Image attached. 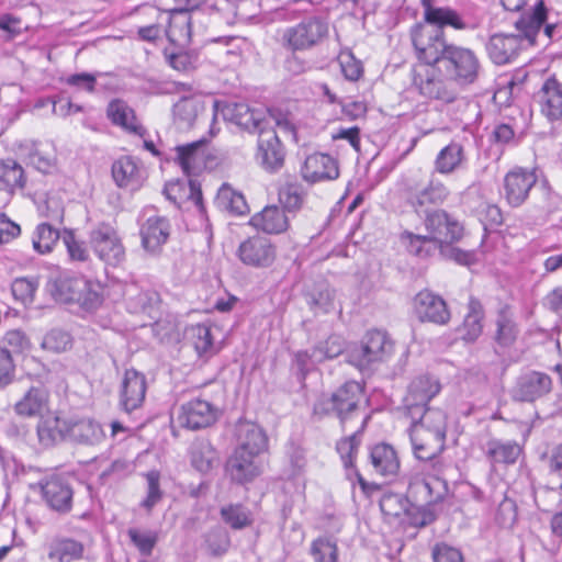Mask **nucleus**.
I'll list each match as a JSON object with an SVG mask.
<instances>
[{
    "label": "nucleus",
    "mask_w": 562,
    "mask_h": 562,
    "mask_svg": "<svg viewBox=\"0 0 562 562\" xmlns=\"http://www.w3.org/2000/svg\"><path fill=\"white\" fill-rule=\"evenodd\" d=\"M112 177L120 188L136 190L140 187V169L132 157L125 156L112 165Z\"/></svg>",
    "instance_id": "nucleus-37"
},
{
    "label": "nucleus",
    "mask_w": 562,
    "mask_h": 562,
    "mask_svg": "<svg viewBox=\"0 0 562 562\" xmlns=\"http://www.w3.org/2000/svg\"><path fill=\"white\" fill-rule=\"evenodd\" d=\"M414 312L420 322L446 325L450 319V312L446 301L430 292L420 291L414 297Z\"/></svg>",
    "instance_id": "nucleus-22"
},
{
    "label": "nucleus",
    "mask_w": 562,
    "mask_h": 562,
    "mask_svg": "<svg viewBox=\"0 0 562 562\" xmlns=\"http://www.w3.org/2000/svg\"><path fill=\"white\" fill-rule=\"evenodd\" d=\"M202 109L200 102L192 98H182L173 106V114L177 120L187 126L193 124Z\"/></svg>",
    "instance_id": "nucleus-63"
},
{
    "label": "nucleus",
    "mask_w": 562,
    "mask_h": 562,
    "mask_svg": "<svg viewBox=\"0 0 562 562\" xmlns=\"http://www.w3.org/2000/svg\"><path fill=\"white\" fill-rule=\"evenodd\" d=\"M216 412L212 403L196 397L181 405L177 423L180 427L198 430L211 426L216 420Z\"/></svg>",
    "instance_id": "nucleus-20"
},
{
    "label": "nucleus",
    "mask_w": 562,
    "mask_h": 562,
    "mask_svg": "<svg viewBox=\"0 0 562 562\" xmlns=\"http://www.w3.org/2000/svg\"><path fill=\"white\" fill-rule=\"evenodd\" d=\"M187 333L194 350L200 357L211 356L214 352L213 336L210 326L205 324L192 325Z\"/></svg>",
    "instance_id": "nucleus-56"
},
{
    "label": "nucleus",
    "mask_w": 562,
    "mask_h": 562,
    "mask_svg": "<svg viewBox=\"0 0 562 562\" xmlns=\"http://www.w3.org/2000/svg\"><path fill=\"white\" fill-rule=\"evenodd\" d=\"M305 202V191L296 182H286L279 190V203L281 209L291 217L294 216Z\"/></svg>",
    "instance_id": "nucleus-50"
},
{
    "label": "nucleus",
    "mask_w": 562,
    "mask_h": 562,
    "mask_svg": "<svg viewBox=\"0 0 562 562\" xmlns=\"http://www.w3.org/2000/svg\"><path fill=\"white\" fill-rule=\"evenodd\" d=\"M329 35V25L322 15H308L282 33V46L291 52H306L323 44Z\"/></svg>",
    "instance_id": "nucleus-7"
},
{
    "label": "nucleus",
    "mask_w": 562,
    "mask_h": 562,
    "mask_svg": "<svg viewBox=\"0 0 562 562\" xmlns=\"http://www.w3.org/2000/svg\"><path fill=\"white\" fill-rule=\"evenodd\" d=\"M225 471L231 481L236 484L250 483L263 472L261 454L234 449L226 461Z\"/></svg>",
    "instance_id": "nucleus-16"
},
{
    "label": "nucleus",
    "mask_w": 562,
    "mask_h": 562,
    "mask_svg": "<svg viewBox=\"0 0 562 562\" xmlns=\"http://www.w3.org/2000/svg\"><path fill=\"white\" fill-rule=\"evenodd\" d=\"M304 296L315 314H327L334 310L335 291L325 282L316 283Z\"/></svg>",
    "instance_id": "nucleus-45"
},
{
    "label": "nucleus",
    "mask_w": 562,
    "mask_h": 562,
    "mask_svg": "<svg viewBox=\"0 0 562 562\" xmlns=\"http://www.w3.org/2000/svg\"><path fill=\"white\" fill-rule=\"evenodd\" d=\"M370 418V415H367L357 431L337 442V451L346 468H355V457L361 443L362 434Z\"/></svg>",
    "instance_id": "nucleus-51"
},
{
    "label": "nucleus",
    "mask_w": 562,
    "mask_h": 562,
    "mask_svg": "<svg viewBox=\"0 0 562 562\" xmlns=\"http://www.w3.org/2000/svg\"><path fill=\"white\" fill-rule=\"evenodd\" d=\"M237 446L235 449L263 453L268 449V437L256 423L239 419L235 426Z\"/></svg>",
    "instance_id": "nucleus-28"
},
{
    "label": "nucleus",
    "mask_w": 562,
    "mask_h": 562,
    "mask_svg": "<svg viewBox=\"0 0 562 562\" xmlns=\"http://www.w3.org/2000/svg\"><path fill=\"white\" fill-rule=\"evenodd\" d=\"M364 394V386L357 381H347L330 394H322L313 406V415L322 418L335 416L341 424L357 411Z\"/></svg>",
    "instance_id": "nucleus-5"
},
{
    "label": "nucleus",
    "mask_w": 562,
    "mask_h": 562,
    "mask_svg": "<svg viewBox=\"0 0 562 562\" xmlns=\"http://www.w3.org/2000/svg\"><path fill=\"white\" fill-rule=\"evenodd\" d=\"M127 536L140 554L149 557L158 541V533L153 529H128Z\"/></svg>",
    "instance_id": "nucleus-60"
},
{
    "label": "nucleus",
    "mask_w": 562,
    "mask_h": 562,
    "mask_svg": "<svg viewBox=\"0 0 562 562\" xmlns=\"http://www.w3.org/2000/svg\"><path fill=\"white\" fill-rule=\"evenodd\" d=\"M237 256L248 267L265 269L273 265L277 258V248L270 239L256 235L240 243Z\"/></svg>",
    "instance_id": "nucleus-19"
},
{
    "label": "nucleus",
    "mask_w": 562,
    "mask_h": 562,
    "mask_svg": "<svg viewBox=\"0 0 562 562\" xmlns=\"http://www.w3.org/2000/svg\"><path fill=\"white\" fill-rule=\"evenodd\" d=\"M439 69L445 78L461 89L477 83L484 72L476 52L457 44H450Z\"/></svg>",
    "instance_id": "nucleus-3"
},
{
    "label": "nucleus",
    "mask_w": 562,
    "mask_h": 562,
    "mask_svg": "<svg viewBox=\"0 0 562 562\" xmlns=\"http://www.w3.org/2000/svg\"><path fill=\"white\" fill-rule=\"evenodd\" d=\"M428 24L436 25V30H442L446 26H450L458 31L475 30L476 23L469 22L454 9L450 7H439L435 12L428 13Z\"/></svg>",
    "instance_id": "nucleus-40"
},
{
    "label": "nucleus",
    "mask_w": 562,
    "mask_h": 562,
    "mask_svg": "<svg viewBox=\"0 0 562 562\" xmlns=\"http://www.w3.org/2000/svg\"><path fill=\"white\" fill-rule=\"evenodd\" d=\"M108 117L114 125L122 126L130 133L143 137L146 130L140 125L135 116L134 110L123 100H112L106 109Z\"/></svg>",
    "instance_id": "nucleus-33"
},
{
    "label": "nucleus",
    "mask_w": 562,
    "mask_h": 562,
    "mask_svg": "<svg viewBox=\"0 0 562 562\" xmlns=\"http://www.w3.org/2000/svg\"><path fill=\"white\" fill-rule=\"evenodd\" d=\"M104 290L100 282L86 278V289L76 295L74 304H77L82 311L94 312L104 301Z\"/></svg>",
    "instance_id": "nucleus-52"
},
{
    "label": "nucleus",
    "mask_w": 562,
    "mask_h": 562,
    "mask_svg": "<svg viewBox=\"0 0 562 562\" xmlns=\"http://www.w3.org/2000/svg\"><path fill=\"white\" fill-rule=\"evenodd\" d=\"M38 442L44 448H52L68 440L67 419L59 416L42 417L36 427Z\"/></svg>",
    "instance_id": "nucleus-32"
},
{
    "label": "nucleus",
    "mask_w": 562,
    "mask_h": 562,
    "mask_svg": "<svg viewBox=\"0 0 562 562\" xmlns=\"http://www.w3.org/2000/svg\"><path fill=\"white\" fill-rule=\"evenodd\" d=\"M175 150L177 153L175 161L180 166L183 173L189 177V199L194 202L201 218L205 220L207 228L210 224L203 203L201 183L198 179L191 178V176H195L206 168L207 142L200 139L189 144L178 145Z\"/></svg>",
    "instance_id": "nucleus-4"
},
{
    "label": "nucleus",
    "mask_w": 562,
    "mask_h": 562,
    "mask_svg": "<svg viewBox=\"0 0 562 562\" xmlns=\"http://www.w3.org/2000/svg\"><path fill=\"white\" fill-rule=\"evenodd\" d=\"M413 446V451L415 457L425 462V470H428L432 480H420L411 485V488H422L429 496V502L437 501L440 498V495L432 497V485H445V483L439 479V475L442 473L443 463L440 459V454L443 451L440 448H437L432 445L425 442L411 441Z\"/></svg>",
    "instance_id": "nucleus-17"
},
{
    "label": "nucleus",
    "mask_w": 562,
    "mask_h": 562,
    "mask_svg": "<svg viewBox=\"0 0 562 562\" xmlns=\"http://www.w3.org/2000/svg\"><path fill=\"white\" fill-rule=\"evenodd\" d=\"M411 419L413 426L422 427L429 432H435L437 436L447 437V417L446 414L438 408H425L423 411H418L415 414H407Z\"/></svg>",
    "instance_id": "nucleus-43"
},
{
    "label": "nucleus",
    "mask_w": 562,
    "mask_h": 562,
    "mask_svg": "<svg viewBox=\"0 0 562 562\" xmlns=\"http://www.w3.org/2000/svg\"><path fill=\"white\" fill-rule=\"evenodd\" d=\"M538 181L536 169L514 167L503 180V196L512 207L521 206Z\"/></svg>",
    "instance_id": "nucleus-15"
},
{
    "label": "nucleus",
    "mask_w": 562,
    "mask_h": 562,
    "mask_svg": "<svg viewBox=\"0 0 562 562\" xmlns=\"http://www.w3.org/2000/svg\"><path fill=\"white\" fill-rule=\"evenodd\" d=\"M395 342L381 329L366 333L361 342L348 351V361L360 371L371 370L376 363L387 361L394 352Z\"/></svg>",
    "instance_id": "nucleus-6"
},
{
    "label": "nucleus",
    "mask_w": 562,
    "mask_h": 562,
    "mask_svg": "<svg viewBox=\"0 0 562 562\" xmlns=\"http://www.w3.org/2000/svg\"><path fill=\"white\" fill-rule=\"evenodd\" d=\"M400 240L409 255L419 259H427L434 256L437 250L441 254L446 251L428 233L420 235L404 231L400 235Z\"/></svg>",
    "instance_id": "nucleus-34"
},
{
    "label": "nucleus",
    "mask_w": 562,
    "mask_h": 562,
    "mask_svg": "<svg viewBox=\"0 0 562 562\" xmlns=\"http://www.w3.org/2000/svg\"><path fill=\"white\" fill-rule=\"evenodd\" d=\"M86 289V278L66 273L49 278L45 284V291L50 297L63 304H74L76 295Z\"/></svg>",
    "instance_id": "nucleus-25"
},
{
    "label": "nucleus",
    "mask_w": 562,
    "mask_h": 562,
    "mask_svg": "<svg viewBox=\"0 0 562 562\" xmlns=\"http://www.w3.org/2000/svg\"><path fill=\"white\" fill-rule=\"evenodd\" d=\"M72 337L61 329L49 330L42 340V348L55 353L65 352L72 347Z\"/></svg>",
    "instance_id": "nucleus-59"
},
{
    "label": "nucleus",
    "mask_w": 562,
    "mask_h": 562,
    "mask_svg": "<svg viewBox=\"0 0 562 562\" xmlns=\"http://www.w3.org/2000/svg\"><path fill=\"white\" fill-rule=\"evenodd\" d=\"M38 281L34 278H16L11 284L13 297L22 304H30L34 300Z\"/></svg>",
    "instance_id": "nucleus-62"
},
{
    "label": "nucleus",
    "mask_w": 562,
    "mask_h": 562,
    "mask_svg": "<svg viewBox=\"0 0 562 562\" xmlns=\"http://www.w3.org/2000/svg\"><path fill=\"white\" fill-rule=\"evenodd\" d=\"M465 160L463 146L460 143L451 142L437 154L434 161V173L452 175L463 166Z\"/></svg>",
    "instance_id": "nucleus-35"
},
{
    "label": "nucleus",
    "mask_w": 562,
    "mask_h": 562,
    "mask_svg": "<svg viewBox=\"0 0 562 562\" xmlns=\"http://www.w3.org/2000/svg\"><path fill=\"white\" fill-rule=\"evenodd\" d=\"M171 225L165 216H149L139 228L142 247L149 254L156 255L160 251L170 236Z\"/></svg>",
    "instance_id": "nucleus-24"
},
{
    "label": "nucleus",
    "mask_w": 562,
    "mask_h": 562,
    "mask_svg": "<svg viewBox=\"0 0 562 562\" xmlns=\"http://www.w3.org/2000/svg\"><path fill=\"white\" fill-rule=\"evenodd\" d=\"M318 363H322V356L315 348L297 351L292 362V370L297 381L303 383L307 374L312 372Z\"/></svg>",
    "instance_id": "nucleus-55"
},
{
    "label": "nucleus",
    "mask_w": 562,
    "mask_h": 562,
    "mask_svg": "<svg viewBox=\"0 0 562 562\" xmlns=\"http://www.w3.org/2000/svg\"><path fill=\"white\" fill-rule=\"evenodd\" d=\"M41 495L47 507L59 514H67L72 508L74 479L54 473L37 482Z\"/></svg>",
    "instance_id": "nucleus-10"
},
{
    "label": "nucleus",
    "mask_w": 562,
    "mask_h": 562,
    "mask_svg": "<svg viewBox=\"0 0 562 562\" xmlns=\"http://www.w3.org/2000/svg\"><path fill=\"white\" fill-rule=\"evenodd\" d=\"M47 404V394L41 387L32 386L24 396L16 402L14 411L18 415L32 417L40 415Z\"/></svg>",
    "instance_id": "nucleus-48"
},
{
    "label": "nucleus",
    "mask_w": 562,
    "mask_h": 562,
    "mask_svg": "<svg viewBox=\"0 0 562 562\" xmlns=\"http://www.w3.org/2000/svg\"><path fill=\"white\" fill-rule=\"evenodd\" d=\"M413 83L426 99L442 103H452L457 100L458 92L453 87L454 83L440 74L439 66L428 68L424 74H416Z\"/></svg>",
    "instance_id": "nucleus-14"
},
{
    "label": "nucleus",
    "mask_w": 562,
    "mask_h": 562,
    "mask_svg": "<svg viewBox=\"0 0 562 562\" xmlns=\"http://www.w3.org/2000/svg\"><path fill=\"white\" fill-rule=\"evenodd\" d=\"M26 184V176L23 167L14 159L0 160V190L12 195L15 190H22Z\"/></svg>",
    "instance_id": "nucleus-39"
},
{
    "label": "nucleus",
    "mask_w": 562,
    "mask_h": 562,
    "mask_svg": "<svg viewBox=\"0 0 562 562\" xmlns=\"http://www.w3.org/2000/svg\"><path fill=\"white\" fill-rule=\"evenodd\" d=\"M147 391L145 375L134 368L126 369L122 381L121 405L126 413L142 406Z\"/></svg>",
    "instance_id": "nucleus-26"
},
{
    "label": "nucleus",
    "mask_w": 562,
    "mask_h": 562,
    "mask_svg": "<svg viewBox=\"0 0 562 562\" xmlns=\"http://www.w3.org/2000/svg\"><path fill=\"white\" fill-rule=\"evenodd\" d=\"M402 202L418 216L441 206L449 200L451 192L443 181L432 172L427 180L406 178L400 187Z\"/></svg>",
    "instance_id": "nucleus-2"
},
{
    "label": "nucleus",
    "mask_w": 562,
    "mask_h": 562,
    "mask_svg": "<svg viewBox=\"0 0 562 562\" xmlns=\"http://www.w3.org/2000/svg\"><path fill=\"white\" fill-rule=\"evenodd\" d=\"M83 553V544L68 538L55 539L48 546V558L57 562L79 560Z\"/></svg>",
    "instance_id": "nucleus-47"
},
{
    "label": "nucleus",
    "mask_w": 562,
    "mask_h": 562,
    "mask_svg": "<svg viewBox=\"0 0 562 562\" xmlns=\"http://www.w3.org/2000/svg\"><path fill=\"white\" fill-rule=\"evenodd\" d=\"M301 175L308 182L336 179L339 170L336 160L327 154L310 155L301 167Z\"/></svg>",
    "instance_id": "nucleus-29"
},
{
    "label": "nucleus",
    "mask_w": 562,
    "mask_h": 562,
    "mask_svg": "<svg viewBox=\"0 0 562 562\" xmlns=\"http://www.w3.org/2000/svg\"><path fill=\"white\" fill-rule=\"evenodd\" d=\"M485 316L484 307L481 301L470 296L468 303V313L465 314L462 327V339L469 342L475 341L483 331V319Z\"/></svg>",
    "instance_id": "nucleus-41"
},
{
    "label": "nucleus",
    "mask_w": 562,
    "mask_h": 562,
    "mask_svg": "<svg viewBox=\"0 0 562 562\" xmlns=\"http://www.w3.org/2000/svg\"><path fill=\"white\" fill-rule=\"evenodd\" d=\"M166 35L172 43L186 44L191 38V15L189 11L176 8L170 12Z\"/></svg>",
    "instance_id": "nucleus-42"
},
{
    "label": "nucleus",
    "mask_w": 562,
    "mask_h": 562,
    "mask_svg": "<svg viewBox=\"0 0 562 562\" xmlns=\"http://www.w3.org/2000/svg\"><path fill=\"white\" fill-rule=\"evenodd\" d=\"M192 467L201 473H207L217 461L216 450L206 439H196L190 448Z\"/></svg>",
    "instance_id": "nucleus-44"
},
{
    "label": "nucleus",
    "mask_w": 562,
    "mask_h": 562,
    "mask_svg": "<svg viewBox=\"0 0 562 562\" xmlns=\"http://www.w3.org/2000/svg\"><path fill=\"white\" fill-rule=\"evenodd\" d=\"M291 217L277 205H268L250 218V224L267 234H281L289 228Z\"/></svg>",
    "instance_id": "nucleus-31"
},
{
    "label": "nucleus",
    "mask_w": 562,
    "mask_h": 562,
    "mask_svg": "<svg viewBox=\"0 0 562 562\" xmlns=\"http://www.w3.org/2000/svg\"><path fill=\"white\" fill-rule=\"evenodd\" d=\"M337 551L336 542L325 537L314 540L311 548L315 562H337Z\"/></svg>",
    "instance_id": "nucleus-64"
},
{
    "label": "nucleus",
    "mask_w": 562,
    "mask_h": 562,
    "mask_svg": "<svg viewBox=\"0 0 562 562\" xmlns=\"http://www.w3.org/2000/svg\"><path fill=\"white\" fill-rule=\"evenodd\" d=\"M537 35L529 40L524 30H517V34L494 33L488 37L485 50L494 65H507L516 60L522 49L536 45Z\"/></svg>",
    "instance_id": "nucleus-9"
},
{
    "label": "nucleus",
    "mask_w": 562,
    "mask_h": 562,
    "mask_svg": "<svg viewBox=\"0 0 562 562\" xmlns=\"http://www.w3.org/2000/svg\"><path fill=\"white\" fill-rule=\"evenodd\" d=\"M221 518L229 527H248L255 522L254 513L244 504H227L221 508Z\"/></svg>",
    "instance_id": "nucleus-53"
},
{
    "label": "nucleus",
    "mask_w": 562,
    "mask_h": 562,
    "mask_svg": "<svg viewBox=\"0 0 562 562\" xmlns=\"http://www.w3.org/2000/svg\"><path fill=\"white\" fill-rule=\"evenodd\" d=\"M221 114L226 122L258 135L255 159L263 170L276 173L284 166L285 147L276 130L268 128L266 111L251 110L245 102H224Z\"/></svg>",
    "instance_id": "nucleus-1"
},
{
    "label": "nucleus",
    "mask_w": 562,
    "mask_h": 562,
    "mask_svg": "<svg viewBox=\"0 0 562 562\" xmlns=\"http://www.w3.org/2000/svg\"><path fill=\"white\" fill-rule=\"evenodd\" d=\"M552 379L541 371L531 370L520 374L512 390V398L516 402L533 403L551 393Z\"/></svg>",
    "instance_id": "nucleus-18"
},
{
    "label": "nucleus",
    "mask_w": 562,
    "mask_h": 562,
    "mask_svg": "<svg viewBox=\"0 0 562 562\" xmlns=\"http://www.w3.org/2000/svg\"><path fill=\"white\" fill-rule=\"evenodd\" d=\"M131 313L147 312L159 301V294L153 289H142L137 283L126 284L123 291Z\"/></svg>",
    "instance_id": "nucleus-38"
},
{
    "label": "nucleus",
    "mask_w": 562,
    "mask_h": 562,
    "mask_svg": "<svg viewBox=\"0 0 562 562\" xmlns=\"http://www.w3.org/2000/svg\"><path fill=\"white\" fill-rule=\"evenodd\" d=\"M60 235L58 229L48 223L37 225L32 236V245L34 250L40 255L49 254Z\"/></svg>",
    "instance_id": "nucleus-54"
},
{
    "label": "nucleus",
    "mask_w": 562,
    "mask_h": 562,
    "mask_svg": "<svg viewBox=\"0 0 562 562\" xmlns=\"http://www.w3.org/2000/svg\"><path fill=\"white\" fill-rule=\"evenodd\" d=\"M501 3L507 11L522 10L514 25L516 30H524L529 40L533 34H539L542 24L548 20V10L543 0H501Z\"/></svg>",
    "instance_id": "nucleus-13"
},
{
    "label": "nucleus",
    "mask_w": 562,
    "mask_h": 562,
    "mask_svg": "<svg viewBox=\"0 0 562 562\" xmlns=\"http://www.w3.org/2000/svg\"><path fill=\"white\" fill-rule=\"evenodd\" d=\"M90 244L95 255L105 263L116 267L125 259V248L116 229L108 223H99L90 232Z\"/></svg>",
    "instance_id": "nucleus-12"
},
{
    "label": "nucleus",
    "mask_w": 562,
    "mask_h": 562,
    "mask_svg": "<svg viewBox=\"0 0 562 562\" xmlns=\"http://www.w3.org/2000/svg\"><path fill=\"white\" fill-rule=\"evenodd\" d=\"M517 335L518 328L510 308L508 305H505L497 313L495 340L499 346L508 347L515 342Z\"/></svg>",
    "instance_id": "nucleus-49"
},
{
    "label": "nucleus",
    "mask_w": 562,
    "mask_h": 562,
    "mask_svg": "<svg viewBox=\"0 0 562 562\" xmlns=\"http://www.w3.org/2000/svg\"><path fill=\"white\" fill-rule=\"evenodd\" d=\"M423 216V225L426 232L445 250L448 246L458 243L462 238L464 233L463 225L446 210H432Z\"/></svg>",
    "instance_id": "nucleus-11"
},
{
    "label": "nucleus",
    "mask_w": 562,
    "mask_h": 562,
    "mask_svg": "<svg viewBox=\"0 0 562 562\" xmlns=\"http://www.w3.org/2000/svg\"><path fill=\"white\" fill-rule=\"evenodd\" d=\"M204 538L205 550L211 555H222L231 544L227 529H210Z\"/></svg>",
    "instance_id": "nucleus-61"
},
{
    "label": "nucleus",
    "mask_w": 562,
    "mask_h": 562,
    "mask_svg": "<svg viewBox=\"0 0 562 562\" xmlns=\"http://www.w3.org/2000/svg\"><path fill=\"white\" fill-rule=\"evenodd\" d=\"M411 37L419 60L428 66H439L448 53V43L442 30H435L417 23L412 27Z\"/></svg>",
    "instance_id": "nucleus-8"
},
{
    "label": "nucleus",
    "mask_w": 562,
    "mask_h": 562,
    "mask_svg": "<svg viewBox=\"0 0 562 562\" xmlns=\"http://www.w3.org/2000/svg\"><path fill=\"white\" fill-rule=\"evenodd\" d=\"M521 451V447L514 440L490 439L485 445L484 453L492 465H509L516 463Z\"/></svg>",
    "instance_id": "nucleus-36"
},
{
    "label": "nucleus",
    "mask_w": 562,
    "mask_h": 562,
    "mask_svg": "<svg viewBox=\"0 0 562 562\" xmlns=\"http://www.w3.org/2000/svg\"><path fill=\"white\" fill-rule=\"evenodd\" d=\"M536 98L541 114L549 122L562 120V82L555 76L544 80Z\"/></svg>",
    "instance_id": "nucleus-27"
},
{
    "label": "nucleus",
    "mask_w": 562,
    "mask_h": 562,
    "mask_svg": "<svg viewBox=\"0 0 562 562\" xmlns=\"http://www.w3.org/2000/svg\"><path fill=\"white\" fill-rule=\"evenodd\" d=\"M214 203L220 210L227 211L235 215H244L249 211L244 195L234 191L233 188L227 183H223L221 186L215 196Z\"/></svg>",
    "instance_id": "nucleus-46"
},
{
    "label": "nucleus",
    "mask_w": 562,
    "mask_h": 562,
    "mask_svg": "<svg viewBox=\"0 0 562 562\" xmlns=\"http://www.w3.org/2000/svg\"><path fill=\"white\" fill-rule=\"evenodd\" d=\"M147 483L146 496L140 502L139 506L147 512L151 510L164 497V492L160 488V473L157 470L148 471L144 474Z\"/></svg>",
    "instance_id": "nucleus-58"
},
{
    "label": "nucleus",
    "mask_w": 562,
    "mask_h": 562,
    "mask_svg": "<svg viewBox=\"0 0 562 562\" xmlns=\"http://www.w3.org/2000/svg\"><path fill=\"white\" fill-rule=\"evenodd\" d=\"M369 463L375 474L392 482L401 471V461L396 449L387 442H378L369 448Z\"/></svg>",
    "instance_id": "nucleus-23"
},
{
    "label": "nucleus",
    "mask_w": 562,
    "mask_h": 562,
    "mask_svg": "<svg viewBox=\"0 0 562 562\" xmlns=\"http://www.w3.org/2000/svg\"><path fill=\"white\" fill-rule=\"evenodd\" d=\"M30 346L29 337L21 329H10L0 339V351L12 358L30 349Z\"/></svg>",
    "instance_id": "nucleus-57"
},
{
    "label": "nucleus",
    "mask_w": 562,
    "mask_h": 562,
    "mask_svg": "<svg viewBox=\"0 0 562 562\" xmlns=\"http://www.w3.org/2000/svg\"><path fill=\"white\" fill-rule=\"evenodd\" d=\"M68 440L82 446L99 445L105 432L100 423L92 418L67 419Z\"/></svg>",
    "instance_id": "nucleus-30"
},
{
    "label": "nucleus",
    "mask_w": 562,
    "mask_h": 562,
    "mask_svg": "<svg viewBox=\"0 0 562 562\" xmlns=\"http://www.w3.org/2000/svg\"><path fill=\"white\" fill-rule=\"evenodd\" d=\"M440 383L430 375H419L408 385L404 397L406 414H415L428 407V403L440 392Z\"/></svg>",
    "instance_id": "nucleus-21"
}]
</instances>
